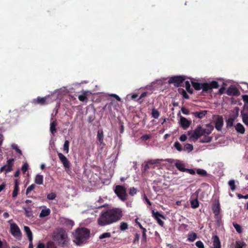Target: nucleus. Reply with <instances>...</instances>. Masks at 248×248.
I'll return each mask as SVG.
<instances>
[{
    "mask_svg": "<svg viewBox=\"0 0 248 248\" xmlns=\"http://www.w3.org/2000/svg\"><path fill=\"white\" fill-rule=\"evenodd\" d=\"M24 229L29 240H31V239H32V234L30 228L28 226H24Z\"/></svg>",
    "mask_w": 248,
    "mask_h": 248,
    "instance_id": "24",
    "label": "nucleus"
},
{
    "mask_svg": "<svg viewBox=\"0 0 248 248\" xmlns=\"http://www.w3.org/2000/svg\"><path fill=\"white\" fill-rule=\"evenodd\" d=\"M213 212L216 216L218 215L220 212V206L218 203L215 204L213 208Z\"/></svg>",
    "mask_w": 248,
    "mask_h": 248,
    "instance_id": "29",
    "label": "nucleus"
},
{
    "mask_svg": "<svg viewBox=\"0 0 248 248\" xmlns=\"http://www.w3.org/2000/svg\"><path fill=\"white\" fill-rule=\"evenodd\" d=\"M193 87L196 90H202L203 92H210L213 89H217L218 87V82L216 81L199 83L197 82L191 81Z\"/></svg>",
    "mask_w": 248,
    "mask_h": 248,
    "instance_id": "2",
    "label": "nucleus"
},
{
    "mask_svg": "<svg viewBox=\"0 0 248 248\" xmlns=\"http://www.w3.org/2000/svg\"><path fill=\"white\" fill-rule=\"evenodd\" d=\"M14 161V159H10L8 160L5 166H9L10 167H12L13 166Z\"/></svg>",
    "mask_w": 248,
    "mask_h": 248,
    "instance_id": "53",
    "label": "nucleus"
},
{
    "mask_svg": "<svg viewBox=\"0 0 248 248\" xmlns=\"http://www.w3.org/2000/svg\"><path fill=\"white\" fill-rule=\"evenodd\" d=\"M103 132L102 130H99L97 132V140L99 143H102L103 141Z\"/></svg>",
    "mask_w": 248,
    "mask_h": 248,
    "instance_id": "26",
    "label": "nucleus"
},
{
    "mask_svg": "<svg viewBox=\"0 0 248 248\" xmlns=\"http://www.w3.org/2000/svg\"><path fill=\"white\" fill-rule=\"evenodd\" d=\"M229 185L230 187V188L232 191H234L235 189V185L234 181L233 180H230L229 182Z\"/></svg>",
    "mask_w": 248,
    "mask_h": 248,
    "instance_id": "42",
    "label": "nucleus"
},
{
    "mask_svg": "<svg viewBox=\"0 0 248 248\" xmlns=\"http://www.w3.org/2000/svg\"><path fill=\"white\" fill-rule=\"evenodd\" d=\"M135 222H136V223L137 224H138V226H139V227H140V229H141V228H142V227H142V226L141 225V224H140V222H139L138 221V218H136V219H135Z\"/></svg>",
    "mask_w": 248,
    "mask_h": 248,
    "instance_id": "62",
    "label": "nucleus"
},
{
    "mask_svg": "<svg viewBox=\"0 0 248 248\" xmlns=\"http://www.w3.org/2000/svg\"><path fill=\"white\" fill-rule=\"evenodd\" d=\"M197 238V234L195 232H192L188 235V240L190 242H193Z\"/></svg>",
    "mask_w": 248,
    "mask_h": 248,
    "instance_id": "31",
    "label": "nucleus"
},
{
    "mask_svg": "<svg viewBox=\"0 0 248 248\" xmlns=\"http://www.w3.org/2000/svg\"><path fill=\"white\" fill-rule=\"evenodd\" d=\"M242 99L245 103L248 104V95H243Z\"/></svg>",
    "mask_w": 248,
    "mask_h": 248,
    "instance_id": "57",
    "label": "nucleus"
},
{
    "mask_svg": "<svg viewBox=\"0 0 248 248\" xmlns=\"http://www.w3.org/2000/svg\"><path fill=\"white\" fill-rule=\"evenodd\" d=\"M110 96H113L114 97H115L118 101H121V98L119 97V96H118L117 94H111L110 95Z\"/></svg>",
    "mask_w": 248,
    "mask_h": 248,
    "instance_id": "59",
    "label": "nucleus"
},
{
    "mask_svg": "<svg viewBox=\"0 0 248 248\" xmlns=\"http://www.w3.org/2000/svg\"><path fill=\"white\" fill-rule=\"evenodd\" d=\"M185 171L187 172L190 174H195V171L194 169H186Z\"/></svg>",
    "mask_w": 248,
    "mask_h": 248,
    "instance_id": "55",
    "label": "nucleus"
},
{
    "mask_svg": "<svg viewBox=\"0 0 248 248\" xmlns=\"http://www.w3.org/2000/svg\"><path fill=\"white\" fill-rule=\"evenodd\" d=\"M182 94L184 98L186 99H188L189 98L188 95H187L186 91L183 89L182 90Z\"/></svg>",
    "mask_w": 248,
    "mask_h": 248,
    "instance_id": "58",
    "label": "nucleus"
},
{
    "mask_svg": "<svg viewBox=\"0 0 248 248\" xmlns=\"http://www.w3.org/2000/svg\"><path fill=\"white\" fill-rule=\"evenodd\" d=\"M196 246L199 248H204L203 243L201 241H198L196 242Z\"/></svg>",
    "mask_w": 248,
    "mask_h": 248,
    "instance_id": "49",
    "label": "nucleus"
},
{
    "mask_svg": "<svg viewBox=\"0 0 248 248\" xmlns=\"http://www.w3.org/2000/svg\"><path fill=\"white\" fill-rule=\"evenodd\" d=\"M185 80L184 76H174L170 78L168 82L169 84L173 83L174 86L179 87Z\"/></svg>",
    "mask_w": 248,
    "mask_h": 248,
    "instance_id": "9",
    "label": "nucleus"
},
{
    "mask_svg": "<svg viewBox=\"0 0 248 248\" xmlns=\"http://www.w3.org/2000/svg\"><path fill=\"white\" fill-rule=\"evenodd\" d=\"M35 185L34 184H31L30 186L26 190V194L27 195L30 192L34 189Z\"/></svg>",
    "mask_w": 248,
    "mask_h": 248,
    "instance_id": "46",
    "label": "nucleus"
},
{
    "mask_svg": "<svg viewBox=\"0 0 248 248\" xmlns=\"http://www.w3.org/2000/svg\"><path fill=\"white\" fill-rule=\"evenodd\" d=\"M137 193V189L133 187H131L130 189H129V194L132 195V196H133L134 195H135Z\"/></svg>",
    "mask_w": 248,
    "mask_h": 248,
    "instance_id": "50",
    "label": "nucleus"
},
{
    "mask_svg": "<svg viewBox=\"0 0 248 248\" xmlns=\"http://www.w3.org/2000/svg\"><path fill=\"white\" fill-rule=\"evenodd\" d=\"M62 223L64 224L65 225L69 227H72L73 226L74 224V222L71 220L68 219L64 218L62 220Z\"/></svg>",
    "mask_w": 248,
    "mask_h": 248,
    "instance_id": "27",
    "label": "nucleus"
},
{
    "mask_svg": "<svg viewBox=\"0 0 248 248\" xmlns=\"http://www.w3.org/2000/svg\"><path fill=\"white\" fill-rule=\"evenodd\" d=\"M37 248H56L53 242H48L46 248L43 243H38Z\"/></svg>",
    "mask_w": 248,
    "mask_h": 248,
    "instance_id": "22",
    "label": "nucleus"
},
{
    "mask_svg": "<svg viewBox=\"0 0 248 248\" xmlns=\"http://www.w3.org/2000/svg\"><path fill=\"white\" fill-rule=\"evenodd\" d=\"M223 124V118L221 116H218L216 120L215 127L218 130H221Z\"/></svg>",
    "mask_w": 248,
    "mask_h": 248,
    "instance_id": "16",
    "label": "nucleus"
},
{
    "mask_svg": "<svg viewBox=\"0 0 248 248\" xmlns=\"http://www.w3.org/2000/svg\"><path fill=\"white\" fill-rule=\"evenodd\" d=\"M193 149V146L191 144L186 143L183 149V150L185 151H187L188 152H191Z\"/></svg>",
    "mask_w": 248,
    "mask_h": 248,
    "instance_id": "35",
    "label": "nucleus"
},
{
    "mask_svg": "<svg viewBox=\"0 0 248 248\" xmlns=\"http://www.w3.org/2000/svg\"><path fill=\"white\" fill-rule=\"evenodd\" d=\"M144 200L146 201V202H147V203L149 205H151V202L149 200V199L147 198V197L146 196H144Z\"/></svg>",
    "mask_w": 248,
    "mask_h": 248,
    "instance_id": "63",
    "label": "nucleus"
},
{
    "mask_svg": "<svg viewBox=\"0 0 248 248\" xmlns=\"http://www.w3.org/2000/svg\"><path fill=\"white\" fill-rule=\"evenodd\" d=\"M29 241L30 243L29 248H33L32 239H31V240H29Z\"/></svg>",
    "mask_w": 248,
    "mask_h": 248,
    "instance_id": "64",
    "label": "nucleus"
},
{
    "mask_svg": "<svg viewBox=\"0 0 248 248\" xmlns=\"http://www.w3.org/2000/svg\"><path fill=\"white\" fill-rule=\"evenodd\" d=\"M8 223L10 225V232L11 234L15 237H19L21 235V232L18 226L13 222L12 219L9 220Z\"/></svg>",
    "mask_w": 248,
    "mask_h": 248,
    "instance_id": "8",
    "label": "nucleus"
},
{
    "mask_svg": "<svg viewBox=\"0 0 248 248\" xmlns=\"http://www.w3.org/2000/svg\"><path fill=\"white\" fill-rule=\"evenodd\" d=\"M152 117L155 119H157L159 116L158 111L155 109H153L152 112Z\"/></svg>",
    "mask_w": 248,
    "mask_h": 248,
    "instance_id": "40",
    "label": "nucleus"
},
{
    "mask_svg": "<svg viewBox=\"0 0 248 248\" xmlns=\"http://www.w3.org/2000/svg\"><path fill=\"white\" fill-rule=\"evenodd\" d=\"M50 213V210L49 208H47L46 207H45L43 208L40 214V217H46L48 216Z\"/></svg>",
    "mask_w": 248,
    "mask_h": 248,
    "instance_id": "23",
    "label": "nucleus"
},
{
    "mask_svg": "<svg viewBox=\"0 0 248 248\" xmlns=\"http://www.w3.org/2000/svg\"><path fill=\"white\" fill-rule=\"evenodd\" d=\"M12 170V167H10L9 166H7L6 168H5V171H6V173L10 172Z\"/></svg>",
    "mask_w": 248,
    "mask_h": 248,
    "instance_id": "60",
    "label": "nucleus"
},
{
    "mask_svg": "<svg viewBox=\"0 0 248 248\" xmlns=\"http://www.w3.org/2000/svg\"><path fill=\"white\" fill-rule=\"evenodd\" d=\"M56 195L54 193H51L47 194V198L50 200H52L56 198Z\"/></svg>",
    "mask_w": 248,
    "mask_h": 248,
    "instance_id": "47",
    "label": "nucleus"
},
{
    "mask_svg": "<svg viewBox=\"0 0 248 248\" xmlns=\"http://www.w3.org/2000/svg\"><path fill=\"white\" fill-rule=\"evenodd\" d=\"M18 190V183L17 180H16L15 183L14 189L12 194L13 197H16V196L17 195Z\"/></svg>",
    "mask_w": 248,
    "mask_h": 248,
    "instance_id": "28",
    "label": "nucleus"
},
{
    "mask_svg": "<svg viewBox=\"0 0 248 248\" xmlns=\"http://www.w3.org/2000/svg\"><path fill=\"white\" fill-rule=\"evenodd\" d=\"M49 97V96H46L45 97H38L37 99L33 100V103L35 104H39L41 105H44L47 103V99Z\"/></svg>",
    "mask_w": 248,
    "mask_h": 248,
    "instance_id": "15",
    "label": "nucleus"
},
{
    "mask_svg": "<svg viewBox=\"0 0 248 248\" xmlns=\"http://www.w3.org/2000/svg\"><path fill=\"white\" fill-rule=\"evenodd\" d=\"M98 223L100 226H106L113 223L108 210L102 212L98 219Z\"/></svg>",
    "mask_w": 248,
    "mask_h": 248,
    "instance_id": "5",
    "label": "nucleus"
},
{
    "mask_svg": "<svg viewBox=\"0 0 248 248\" xmlns=\"http://www.w3.org/2000/svg\"><path fill=\"white\" fill-rule=\"evenodd\" d=\"M128 225L127 223L122 222L120 224V229L122 231H124L128 229Z\"/></svg>",
    "mask_w": 248,
    "mask_h": 248,
    "instance_id": "34",
    "label": "nucleus"
},
{
    "mask_svg": "<svg viewBox=\"0 0 248 248\" xmlns=\"http://www.w3.org/2000/svg\"><path fill=\"white\" fill-rule=\"evenodd\" d=\"M163 161H165V160H163L162 159H152L149 160V163H150L151 165L160 164H161V162Z\"/></svg>",
    "mask_w": 248,
    "mask_h": 248,
    "instance_id": "30",
    "label": "nucleus"
},
{
    "mask_svg": "<svg viewBox=\"0 0 248 248\" xmlns=\"http://www.w3.org/2000/svg\"><path fill=\"white\" fill-rule=\"evenodd\" d=\"M234 120L232 118H229L227 121V125L228 127H231L232 126L233 124Z\"/></svg>",
    "mask_w": 248,
    "mask_h": 248,
    "instance_id": "48",
    "label": "nucleus"
},
{
    "mask_svg": "<svg viewBox=\"0 0 248 248\" xmlns=\"http://www.w3.org/2000/svg\"><path fill=\"white\" fill-rule=\"evenodd\" d=\"M233 226H234V228L235 229L236 231L240 233L241 232V227L239 224H233Z\"/></svg>",
    "mask_w": 248,
    "mask_h": 248,
    "instance_id": "52",
    "label": "nucleus"
},
{
    "mask_svg": "<svg viewBox=\"0 0 248 248\" xmlns=\"http://www.w3.org/2000/svg\"><path fill=\"white\" fill-rule=\"evenodd\" d=\"M214 127L212 125H207L206 128H202L201 126H198L194 130H191L188 132V135L192 141H196L200 137L203 136L200 141L202 143L209 142L212 140V138L208 135L213 130Z\"/></svg>",
    "mask_w": 248,
    "mask_h": 248,
    "instance_id": "1",
    "label": "nucleus"
},
{
    "mask_svg": "<svg viewBox=\"0 0 248 248\" xmlns=\"http://www.w3.org/2000/svg\"><path fill=\"white\" fill-rule=\"evenodd\" d=\"M28 167H29V166H28V164L27 163H25L23 165L22 167V170L23 171L24 173H25L28 170Z\"/></svg>",
    "mask_w": 248,
    "mask_h": 248,
    "instance_id": "51",
    "label": "nucleus"
},
{
    "mask_svg": "<svg viewBox=\"0 0 248 248\" xmlns=\"http://www.w3.org/2000/svg\"><path fill=\"white\" fill-rule=\"evenodd\" d=\"M238 90L236 87L234 86H231L229 87L227 91V94L229 95H234L237 93Z\"/></svg>",
    "mask_w": 248,
    "mask_h": 248,
    "instance_id": "18",
    "label": "nucleus"
},
{
    "mask_svg": "<svg viewBox=\"0 0 248 248\" xmlns=\"http://www.w3.org/2000/svg\"><path fill=\"white\" fill-rule=\"evenodd\" d=\"M180 124L183 129H187L191 124V121L188 120L186 118L181 116L180 117Z\"/></svg>",
    "mask_w": 248,
    "mask_h": 248,
    "instance_id": "13",
    "label": "nucleus"
},
{
    "mask_svg": "<svg viewBox=\"0 0 248 248\" xmlns=\"http://www.w3.org/2000/svg\"><path fill=\"white\" fill-rule=\"evenodd\" d=\"M86 92L84 91L82 94L79 95L78 97V99L81 101H84L86 99Z\"/></svg>",
    "mask_w": 248,
    "mask_h": 248,
    "instance_id": "45",
    "label": "nucleus"
},
{
    "mask_svg": "<svg viewBox=\"0 0 248 248\" xmlns=\"http://www.w3.org/2000/svg\"><path fill=\"white\" fill-rule=\"evenodd\" d=\"M185 87H186V91L188 92H189L190 93H192L193 90L192 88H191L190 84L188 81H186L185 82Z\"/></svg>",
    "mask_w": 248,
    "mask_h": 248,
    "instance_id": "38",
    "label": "nucleus"
},
{
    "mask_svg": "<svg viewBox=\"0 0 248 248\" xmlns=\"http://www.w3.org/2000/svg\"><path fill=\"white\" fill-rule=\"evenodd\" d=\"M53 239L54 241L61 245H65L68 241L67 233L62 229H58L54 232Z\"/></svg>",
    "mask_w": 248,
    "mask_h": 248,
    "instance_id": "4",
    "label": "nucleus"
},
{
    "mask_svg": "<svg viewBox=\"0 0 248 248\" xmlns=\"http://www.w3.org/2000/svg\"><path fill=\"white\" fill-rule=\"evenodd\" d=\"M56 122L52 118L50 120V131L53 135L56 132Z\"/></svg>",
    "mask_w": 248,
    "mask_h": 248,
    "instance_id": "17",
    "label": "nucleus"
},
{
    "mask_svg": "<svg viewBox=\"0 0 248 248\" xmlns=\"http://www.w3.org/2000/svg\"><path fill=\"white\" fill-rule=\"evenodd\" d=\"M181 111L184 114L187 115V114H189L188 110L187 109H186V108H184V107L181 108Z\"/></svg>",
    "mask_w": 248,
    "mask_h": 248,
    "instance_id": "54",
    "label": "nucleus"
},
{
    "mask_svg": "<svg viewBox=\"0 0 248 248\" xmlns=\"http://www.w3.org/2000/svg\"><path fill=\"white\" fill-rule=\"evenodd\" d=\"M108 210L113 223L120 220L123 216L122 210L121 208H113Z\"/></svg>",
    "mask_w": 248,
    "mask_h": 248,
    "instance_id": "6",
    "label": "nucleus"
},
{
    "mask_svg": "<svg viewBox=\"0 0 248 248\" xmlns=\"http://www.w3.org/2000/svg\"><path fill=\"white\" fill-rule=\"evenodd\" d=\"M186 139H187V137L185 134L181 135L180 137V140L181 141H185L186 140Z\"/></svg>",
    "mask_w": 248,
    "mask_h": 248,
    "instance_id": "56",
    "label": "nucleus"
},
{
    "mask_svg": "<svg viewBox=\"0 0 248 248\" xmlns=\"http://www.w3.org/2000/svg\"><path fill=\"white\" fill-rule=\"evenodd\" d=\"M191 207L196 208L199 206V202L197 199H194L190 202Z\"/></svg>",
    "mask_w": 248,
    "mask_h": 248,
    "instance_id": "36",
    "label": "nucleus"
},
{
    "mask_svg": "<svg viewBox=\"0 0 248 248\" xmlns=\"http://www.w3.org/2000/svg\"><path fill=\"white\" fill-rule=\"evenodd\" d=\"M174 147L179 152H181L183 150V147L181 144L178 141H176L174 144Z\"/></svg>",
    "mask_w": 248,
    "mask_h": 248,
    "instance_id": "39",
    "label": "nucleus"
},
{
    "mask_svg": "<svg viewBox=\"0 0 248 248\" xmlns=\"http://www.w3.org/2000/svg\"><path fill=\"white\" fill-rule=\"evenodd\" d=\"M111 236L110 232H105L99 236V239H103L105 238H109Z\"/></svg>",
    "mask_w": 248,
    "mask_h": 248,
    "instance_id": "43",
    "label": "nucleus"
},
{
    "mask_svg": "<svg viewBox=\"0 0 248 248\" xmlns=\"http://www.w3.org/2000/svg\"><path fill=\"white\" fill-rule=\"evenodd\" d=\"M69 142L68 140H66L64 141L63 147V151L67 154L69 152Z\"/></svg>",
    "mask_w": 248,
    "mask_h": 248,
    "instance_id": "32",
    "label": "nucleus"
},
{
    "mask_svg": "<svg viewBox=\"0 0 248 248\" xmlns=\"http://www.w3.org/2000/svg\"><path fill=\"white\" fill-rule=\"evenodd\" d=\"M44 176L40 174L36 175L34 178L35 183L39 185H42L43 184Z\"/></svg>",
    "mask_w": 248,
    "mask_h": 248,
    "instance_id": "20",
    "label": "nucleus"
},
{
    "mask_svg": "<svg viewBox=\"0 0 248 248\" xmlns=\"http://www.w3.org/2000/svg\"><path fill=\"white\" fill-rule=\"evenodd\" d=\"M58 156L66 170H69L70 168V163L67 158L61 153H58Z\"/></svg>",
    "mask_w": 248,
    "mask_h": 248,
    "instance_id": "11",
    "label": "nucleus"
},
{
    "mask_svg": "<svg viewBox=\"0 0 248 248\" xmlns=\"http://www.w3.org/2000/svg\"><path fill=\"white\" fill-rule=\"evenodd\" d=\"M26 216L28 217H31L32 216V211L30 208H24Z\"/></svg>",
    "mask_w": 248,
    "mask_h": 248,
    "instance_id": "37",
    "label": "nucleus"
},
{
    "mask_svg": "<svg viewBox=\"0 0 248 248\" xmlns=\"http://www.w3.org/2000/svg\"><path fill=\"white\" fill-rule=\"evenodd\" d=\"M206 110H202L201 111H197L194 113V115L199 118H202L206 114Z\"/></svg>",
    "mask_w": 248,
    "mask_h": 248,
    "instance_id": "25",
    "label": "nucleus"
},
{
    "mask_svg": "<svg viewBox=\"0 0 248 248\" xmlns=\"http://www.w3.org/2000/svg\"><path fill=\"white\" fill-rule=\"evenodd\" d=\"M213 248H220V242L219 238L217 235L213 237Z\"/></svg>",
    "mask_w": 248,
    "mask_h": 248,
    "instance_id": "21",
    "label": "nucleus"
},
{
    "mask_svg": "<svg viewBox=\"0 0 248 248\" xmlns=\"http://www.w3.org/2000/svg\"><path fill=\"white\" fill-rule=\"evenodd\" d=\"M197 174L201 176H205L207 174L206 171L205 170L201 169H197Z\"/></svg>",
    "mask_w": 248,
    "mask_h": 248,
    "instance_id": "41",
    "label": "nucleus"
},
{
    "mask_svg": "<svg viewBox=\"0 0 248 248\" xmlns=\"http://www.w3.org/2000/svg\"><path fill=\"white\" fill-rule=\"evenodd\" d=\"M165 161H167L170 163L174 162L175 166L176 168L181 171L185 172L186 169L185 168L186 165L185 163L180 160H173L172 159H165Z\"/></svg>",
    "mask_w": 248,
    "mask_h": 248,
    "instance_id": "10",
    "label": "nucleus"
},
{
    "mask_svg": "<svg viewBox=\"0 0 248 248\" xmlns=\"http://www.w3.org/2000/svg\"><path fill=\"white\" fill-rule=\"evenodd\" d=\"M115 193L122 201L126 199L127 194L125 188L121 186H117L115 189Z\"/></svg>",
    "mask_w": 248,
    "mask_h": 248,
    "instance_id": "7",
    "label": "nucleus"
},
{
    "mask_svg": "<svg viewBox=\"0 0 248 248\" xmlns=\"http://www.w3.org/2000/svg\"><path fill=\"white\" fill-rule=\"evenodd\" d=\"M12 147L15 150L17 153H18L20 155L22 154L21 151L19 149L17 145L16 144H13L12 145Z\"/></svg>",
    "mask_w": 248,
    "mask_h": 248,
    "instance_id": "44",
    "label": "nucleus"
},
{
    "mask_svg": "<svg viewBox=\"0 0 248 248\" xmlns=\"http://www.w3.org/2000/svg\"><path fill=\"white\" fill-rule=\"evenodd\" d=\"M241 113L243 123L246 125H248V106L245 105Z\"/></svg>",
    "mask_w": 248,
    "mask_h": 248,
    "instance_id": "12",
    "label": "nucleus"
},
{
    "mask_svg": "<svg viewBox=\"0 0 248 248\" xmlns=\"http://www.w3.org/2000/svg\"><path fill=\"white\" fill-rule=\"evenodd\" d=\"M235 129L237 132L243 134L245 132V129L244 126L240 123H237L235 125Z\"/></svg>",
    "mask_w": 248,
    "mask_h": 248,
    "instance_id": "19",
    "label": "nucleus"
},
{
    "mask_svg": "<svg viewBox=\"0 0 248 248\" xmlns=\"http://www.w3.org/2000/svg\"><path fill=\"white\" fill-rule=\"evenodd\" d=\"M246 244L241 241H236L235 244V248H244Z\"/></svg>",
    "mask_w": 248,
    "mask_h": 248,
    "instance_id": "33",
    "label": "nucleus"
},
{
    "mask_svg": "<svg viewBox=\"0 0 248 248\" xmlns=\"http://www.w3.org/2000/svg\"><path fill=\"white\" fill-rule=\"evenodd\" d=\"M150 138V136L148 135H145L141 137V139L144 140H147Z\"/></svg>",
    "mask_w": 248,
    "mask_h": 248,
    "instance_id": "61",
    "label": "nucleus"
},
{
    "mask_svg": "<svg viewBox=\"0 0 248 248\" xmlns=\"http://www.w3.org/2000/svg\"><path fill=\"white\" fill-rule=\"evenodd\" d=\"M152 214L153 216L157 221L158 223L160 225L163 226L164 222L161 220V218H164L163 216L162 215H161L159 212H155L154 210L152 211Z\"/></svg>",
    "mask_w": 248,
    "mask_h": 248,
    "instance_id": "14",
    "label": "nucleus"
},
{
    "mask_svg": "<svg viewBox=\"0 0 248 248\" xmlns=\"http://www.w3.org/2000/svg\"><path fill=\"white\" fill-rule=\"evenodd\" d=\"M90 232L86 228L78 229L74 233V241L77 245L84 242L89 236Z\"/></svg>",
    "mask_w": 248,
    "mask_h": 248,
    "instance_id": "3",
    "label": "nucleus"
}]
</instances>
